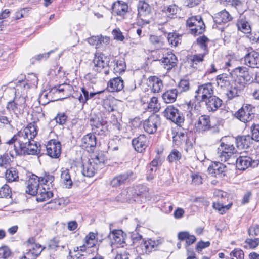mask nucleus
Wrapping results in <instances>:
<instances>
[{"mask_svg":"<svg viewBox=\"0 0 259 259\" xmlns=\"http://www.w3.org/2000/svg\"><path fill=\"white\" fill-rule=\"evenodd\" d=\"M37 134L36 126L30 123L23 130L20 131L17 134L15 135L10 140L6 143L11 145L14 144V149L16 153L21 149V147L26 146L27 143H30Z\"/></svg>","mask_w":259,"mask_h":259,"instance_id":"f257e3e1","label":"nucleus"},{"mask_svg":"<svg viewBox=\"0 0 259 259\" xmlns=\"http://www.w3.org/2000/svg\"><path fill=\"white\" fill-rule=\"evenodd\" d=\"M139 192H136L133 188H128L123 190L116 197V200L118 202H129L131 200L136 201L138 196L143 197L145 193L147 192V188L143 185L138 187Z\"/></svg>","mask_w":259,"mask_h":259,"instance_id":"f03ea898","label":"nucleus"},{"mask_svg":"<svg viewBox=\"0 0 259 259\" xmlns=\"http://www.w3.org/2000/svg\"><path fill=\"white\" fill-rule=\"evenodd\" d=\"M186 24L189 28L190 33L195 35L202 34L205 30V25L200 15L189 18L187 20Z\"/></svg>","mask_w":259,"mask_h":259,"instance_id":"7ed1b4c3","label":"nucleus"},{"mask_svg":"<svg viewBox=\"0 0 259 259\" xmlns=\"http://www.w3.org/2000/svg\"><path fill=\"white\" fill-rule=\"evenodd\" d=\"M232 74L236 76V81L242 86L251 82L253 77L249 69L244 66H239L235 68L232 71Z\"/></svg>","mask_w":259,"mask_h":259,"instance_id":"20e7f679","label":"nucleus"},{"mask_svg":"<svg viewBox=\"0 0 259 259\" xmlns=\"http://www.w3.org/2000/svg\"><path fill=\"white\" fill-rule=\"evenodd\" d=\"M195 99L201 102L205 99H208L213 95L214 87L212 83L207 82L198 86L197 89L195 91Z\"/></svg>","mask_w":259,"mask_h":259,"instance_id":"39448f33","label":"nucleus"},{"mask_svg":"<svg viewBox=\"0 0 259 259\" xmlns=\"http://www.w3.org/2000/svg\"><path fill=\"white\" fill-rule=\"evenodd\" d=\"M162 114L167 119L170 120L177 124H180L184 121L183 113L174 105L167 106Z\"/></svg>","mask_w":259,"mask_h":259,"instance_id":"423d86ee","label":"nucleus"},{"mask_svg":"<svg viewBox=\"0 0 259 259\" xmlns=\"http://www.w3.org/2000/svg\"><path fill=\"white\" fill-rule=\"evenodd\" d=\"M25 106V96L23 95L18 96L15 95L13 100L8 103L6 108L9 111L18 114L23 112Z\"/></svg>","mask_w":259,"mask_h":259,"instance_id":"0eeeda50","label":"nucleus"},{"mask_svg":"<svg viewBox=\"0 0 259 259\" xmlns=\"http://www.w3.org/2000/svg\"><path fill=\"white\" fill-rule=\"evenodd\" d=\"M138 15L143 24H147L150 22L149 18H151V7L144 1H140L138 6Z\"/></svg>","mask_w":259,"mask_h":259,"instance_id":"6e6552de","label":"nucleus"},{"mask_svg":"<svg viewBox=\"0 0 259 259\" xmlns=\"http://www.w3.org/2000/svg\"><path fill=\"white\" fill-rule=\"evenodd\" d=\"M195 128L197 132L203 134L210 130H213V132L218 133L219 130L218 127L214 128L211 126L210 117L203 115L200 116L195 124Z\"/></svg>","mask_w":259,"mask_h":259,"instance_id":"1a4fd4ad","label":"nucleus"},{"mask_svg":"<svg viewBox=\"0 0 259 259\" xmlns=\"http://www.w3.org/2000/svg\"><path fill=\"white\" fill-rule=\"evenodd\" d=\"M254 108L251 105L246 104L235 113V116L242 122H249L254 117Z\"/></svg>","mask_w":259,"mask_h":259,"instance_id":"9d476101","label":"nucleus"},{"mask_svg":"<svg viewBox=\"0 0 259 259\" xmlns=\"http://www.w3.org/2000/svg\"><path fill=\"white\" fill-rule=\"evenodd\" d=\"M160 124V117L158 115L153 114L143 122V126L145 132L153 134L157 131V127Z\"/></svg>","mask_w":259,"mask_h":259,"instance_id":"9b49d317","label":"nucleus"},{"mask_svg":"<svg viewBox=\"0 0 259 259\" xmlns=\"http://www.w3.org/2000/svg\"><path fill=\"white\" fill-rule=\"evenodd\" d=\"M90 124L92 127L93 132L97 135L104 136L107 133L106 121L100 120L98 117L91 118Z\"/></svg>","mask_w":259,"mask_h":259,"instance_id":"f8f14e48","label":"nucleus"},{"mask_svg":"<svg viewBox=\"0 0 259 259\" xmlns=\"http://www.w3.org/2000/svg\"><path fill=\"white\" fill-rule=\"evenodd\" d=\"M235 163L238 169L245 170L249 167H255L258 166L257 160H252L249 156H240L238 158L236 157Z\"/></svg>","mask_w":259,"mask_h":259,"instance_id":"ddd939ff","label":"nucleus"},{"mask_svg":"<svg viewBox=\"0 0 259 259\" xmlns=\"http://www.w3.org/2000/svg\"><path fill=\"white\" fill-rule=\"evenodd\" d=\"M48 155L51 157L58 158L61 153L60 142L55 140H51L46 145Z\"/></svg>","mask_w":259,"mask_h":259,"instance_id":"4468645a","label":"nucleus"},{"mask_svg":"<svg viewBox=\"0 0 259 259\" xmlns=\"http://www.w3.org/2000/svg\"><path fill=\"white\" fill-rule=\"evenodd\" d=\"M96 144V137L92 134H88L81 139V146L89 152H93Z\"/></svg>","mask_w":259,"mask_h":259,"instance_id":"2eb2a0df","label":"nucleus"},{"mask_svg":"<svg viewBox=\"0 0 259 259\" xmlns=\"http://www.w3.org/2000/svg\"><path fill=\"white\" fill-rule=\"evenodd\" d=\"M40 178L35 175L30 176L27 181L26 192L31 195H35L39 187Z\"/></svg>","mask_w":259,"mask_h":259,"instance_id":"dca6fc26","label":"nucleus"},{"mask_svg":"<svg viewBox=\"0 0 259 259\" xmlns=\"http://www.w3.org/2000/svg\"><path fill=\"white\" fill-rule=\"evenodd\" d=\"M133 175V172L131 170L118 175L111 181L110 184L112 187H114L125 184L130 181Z\"/></svg>","mask_w":259,"mask_h":259,"instance_id":"f3484780","label":"nucleus"},{"mask_svg":"<svg viewBox=\"0 0 259 259\" xmlns=\"http://www.w3.org/2000/svg\"><path fill=\"white\" fill-rule=\"evenodd\" d=\"M201 102L205 103L206 109L209 112L217 111L222 104V100L215 95L210 96Z\"/></svg>","mask_w":259,"mask_h":259,"instance_id":"a211bd4d","label":"nucleus"},{"mask_svg":"<svg viewBox=\"0 0 259 259\" xmlns=\"http://www.w3.org/2000/svg\"><path fill=\"white\" fill-rule=\"evenodd\" d=\"M244 64L251 68H259V52L253 51L244 57Z\"/></svg>","mask_w":259,"mask_h":259,"instance_id":"6ab92c4d","label":"nucleus"},{"mask_svg":"<svg viewBox=\"0 0 259 259\" xmlns=\"http://www.w3.org/2000/svg\"><path fill=\"white\" fill-rule=\"evenodd\" d=\"M226 170V165L219 162H214L208 168L209 174L215 177L224 176Z\"/></svg>","mask_w":259,"mask_h":259,"instance_id":"aec40b11","label":"nucleus"},{"mask_svg":"<svg viewBox=\"0 0 259 259\" xmlns=\"http://www.w3.org/2000/svg\"><path fill=\"white\" fill-rule=\"evenodd\" d=\"M108 238L112 245H116L118 246L125 243L123 232L121 230H114L111 231L108 235Z\"/></svg>","mask_w":259,"mask_h":259,"instance_id":"412c9836","label":"nucleus"},{"mask_svg":"<svg viewBox=\"0 0 259 259\" xmlns=\"http://www.w3.org/2000/svg\"><path fill=\"white\" fill-rule=\"evenodd\" d=\"M217 156L222 162H227L229 164H233L235 163L236 157H237V151L226 152L223 151V150H218Z\"/></svg>","mask_w":259,"mask_h":259,"instance_id":"4be33fe9","label":"nucleus"},{"mask_svg":"<svg viewBox=\"0 0 259 259\" xmlns=\"http://www.w3.org/2000/svg\"><path fill=\"white\" fill-rule=\"evenodd\" d=\"M109 62V58L103 54H101L99 55L95 54L93 61L94 66L97 67L96 71L97 72H100L102 69L108 66Z\"/></svg>","mask_w":259,"mask_h":259,"instance_id":"5701e85b","label":"nucleus"},{"mask_svg":"<svg viewBox=\"0 0 259 259\" xmlns=\"http://www.w3.org/2000/svg\"><path fill=\"white\" fill-rule=\"evenodd\" d=\"M147 138L144 135H140L132 140V145L138 152H142L147 146Z\"/></svg>","mask_w":259,"mask_h":259,"instance_id":"b1692460","label":"nucleus"},{"mask_svg":"<svg viewBox=\"0 0 259 259\" xmlns=\"http://www.w3.org/2000/svg\"><path fill=\"white\" fill-rule=\"evenodd\" d=\"M29 144L28 145V148H26V146L21 147V149L18 151L17 153L18 155H35L37 154L38 151H40L38 149L37 143L32 139L30 141Z\"/></svg>","mask_w":259,"mask_h":259,"instance_id":"393cba45","label":"nucleus"},{"mask_svg":"<svg viewBox=\"0 0 259 259\" xmlns=\"http://www.w3.org/2000/svg\"><path fill=\"white\" fill-rule=\"evenodd\" d=\"M124 82L120 77L110 79L108 83V88L111 92L120 91L124 89Z\"/></svg>","mask_w":259,"mask_h":259,"instance_id":"a878e982","label":"nucleus"},{"mask_svg":"<svg viewBox=\"0 0 259 259\" xmlns=\"http://www.w3.org/2000/svg\"><path fill=\"white\" fill-rule=\"evenodd\" d=\"M81 94L78 97V100L80 103L84 104L87 102L95 97L96 95H99L104 92V91H98L96 92L89 91V89L82 87L81 89Z\"/></svg>","mask_w":259,"mask_h":259,"instance_id":"bb28decb","label":"nucleus"},{"mask_svg":"<svg viewBox=\"0 0 259 259\" xmlns=\"http://www.w3.org/2000/svg\"><path fill=\"white\" fill-rule=\"evenodd\" d=\"M44 249L39 244H31L29 251L25 253L22 259H36Z\"/></svg>","mask_w":259,"mask_h":259,"instance_id":"cd10ccee","label":"nucleus"},{"mask_svg":"<svg viewBox=\"0 0 259 259\" xmlns=\"http://www.w3.org/2000/svg\"><path fill=\"white\" fill-rule=\"evenodd\" d=\"M113 13L118 16H124L128 10V5L126 3L118 1L113 4L112 6Z\"/></svg>","mask_w":259,"mask_h":259,"instance_id":"c85d7f7f","label":"nucleus"},{"mask_svg":"<svg viewBox=\"0 0 259 259\" xmlns=\"http://www.w3.org/2000/svg\"><path fill=\"white\" fill-rule=\"evenodd\" d=\"M252 139L249 135L238 136L236 138V144L239 149H247L252 143Z\"/></svg>","mask_w":259,"mask_h":259,"instance_id":"c756f323","label":"nucleus"},{"mask_svg":"<svg viewBox=\"0 0 259 259\" xmlns=\"http://www.w3.org/2000/svg\"><path fill=\"white\" fill-rule=\"evenodd\" d=\"M123 147V139L117 136L110 139L108 143V149L113 152L117 151L121 152L122 151Z\"/></svg>","mask_w":259,"mask_h":259,"instance_id":"7c9ffc66","label":"nucleus"},{"mask_svg":"<svg viewBox=\"0 0 259 259\" xmlns=\"http://www.w3.org/2000/svg\"><path fill=\"white\" fill-rule=\"evenodd\" d=\"M236 25L238 30L245 34H249L251 31V26L246 17L240 16L238 19Z\"/></svg>","mask_w":259,"mask_h":259,"instance_id":"2f4dec72","label":"nucleus"},{"mask_svg":"<svg viewBox=\"0 0 259 259\" xmlns=\"http://www.w3.org/2000/svg\"><path fill=\"white\" fill-rule=\"evenodd\" d=\"M206 54V53H203L191 56L189 58V61L191 67L200 69L204 61V57Z\"/></svg>","mask_w":259,"mask_h":259,"instance_id":"473e14b6","label":"nucleus"},{"mask_svg":"<svg viewBox=\"0 0 259 259\" xmlns=\"http://www.w3.org/2000/svg\"><path fill=\"white\" fill-rule=\"evenodd\" d=\"M35 195H36V199L37 201L42 202L52 197L53 194L51 191L49 190V189L42 187L38 189Z\"/></svg>","mask_w":259,"mask_h":259,"instance_id":"72a5a7b5","label":"nucleus"},{"mask_svg":"<svg viewBox=\"0 0 259 259\" xmlns=\"http://www.w3.org/2000/svg\"><path fill=\"white\" fill-rule=\"evenodd\" d=\"M177 61L178 60L176 56L172 53H168L161 59V62L165 66H167V70H170L176 66Z\"/></svg>","mask_w":259,"mask_h":259,"instance_id":"f704fd0d","label":"nucleus"},{"mask_svg":"<svg viewBox=\"0 0 259 259\" xmlns=\"http://www.w3.org/2000/svg\"><path fill=\"white\" fill-rule=\"evenodd\" d=\"M148 83L153 93L159 92L163 87L162 80L156 76H150L149 77Z\"/></svg>","mask_w":259,"mask_h":259,"instance_id":"c9c22d12","label":"nucleus"},{"mask_svg":"<svg viewBox=\"0 0 259 259\" xmlns=\"http://www.w3.org/2000/svg\"><path fill=\"white\" fill-rule=\"evenodd\" d=\"M232 19V17L226 10H223L215 14L214 21L216 23H227Z\"/></svg>","mask_w":259,"mask_h":259,"instance_id":"e433bc0d","label":"nucleus"},{"mask_svg":"<svg viewBox=\"0 0 259 259\" xmlns=\"http://www.w3.org/2000/svg\"><path fill=\"white\" fill-rule=\"evenodd\" d=\"M98 168L92 161H90L82 165V173L84 176L91 177L94 175Z\"/></svg>","mask_w":259,"mask_h":259,"instance_id":"4c0bfd02","label":"nucleus"},{"mask_svg":"<svg viewBox=\"0 0 259 259\" xmlns=\"http://www.w3.org/2000/svg\"><path fill=\"white\" fill-rule=\"evenodd\" d=\"M159 244L158 240L155 241L149 239L145 241L142 244L143 250H145L146 253H150L153 250H156Z\"/></svg>","mask_w":259,"mask_h":259,"instance_id":"58836bf2","label":"nucleus"},{"mask_svg":"<svg viewBox=\"0 0 259 259\" xmlns=\"http://www.w3.org/2000/svg\"><path fill=\"white\" fill-rule=\"evenodd\" d=\"M178 95V91L176 89H172L166 91L162 95V98L166 103L174 102Z\"/></svg>","mask_w":259,"mask_h":259,"instance_id":"ea45409f","label":"nucleus"},{"mask_svg":"<svg viewBox=\"0 0 259 259\" xmlns=\"http://www.w3.org/2000/svg\"><path fill=\"white\" fill-rule=\"evenodd\" d=\"M61 181L65 186L66 188H69L72 186L73 182L68 169L62 168Z\"/></svg>","mask_w":259,"mask_h":259,"instance_id":"a19ab883","label":"nucleus"},{"mask_svg":"<svg viewBox=\"0 0 259 259\" xmlns=\"http://www.w3.org/2000/svg\"><path fill=\"white\" fill-rule=\"evenodd\" d=\"M5 178L8 182L17 181L19 179L18 171L13 167L7 169L5 172Z\"/></svg>","mask_w":259,"mask_h":259,"instance_id":"79ce46f5","label":"nucleus"},{"mask_svg":"<svg viewBox=\"0 0 259 259\" xmlns=\"http://www.w3.org/2000/svg\"><path fill=\"white\" fill-rule=\"evenodd\" d=\"M216 79L218 86L221 88H227L230 85V77L226 74L223 73L218 75Z\"/></svg>","mask_w":259,"mask_h":259,"instance_id":"37998d69","label":"nucleus"},{"mask_svg":"<svg viewBox=\"0 0 259 259\" xmlns=\"http://www.w3.org/2000/svg\"><path fill=\"white\" fill-rule=\"evenodd\" d=\"M167 38L169 45L177 47L181 43L182 35L174 32L169 33Z\"/></svg>","mask_w":259,"mask_h":259,"instance_id":"c03bdc74","label":"nucleus"},{"mask_svg":"<svg viewBox=\"0 0 259 259\" xmlns=\"http://www.w3.org/2000/svg\"><path fill=\"white\" fill-rule=\"evenodd\" d=\"M188 139L187 135L184 132H177L173 136L174 143L178 146L180 145L183 142H186Z\"/></svg>","mask_w":259,"mask_h":259,"instance_id":"a18cd8bd","label":"nucleus"},{"mask_svg":"<svg viewBox=\"0 0 259 259\" xmlns=\"http://www.w3.org/2000/svg\"><path fill=\"white\" fill-rule=\"evenodd\" d=\"M150 42L157 48H161L164 45V40L161 36L151 35L149 37Z\"/></svg>","mask_w":259,"mask_h":259,"instance_id":"49530a36","label":"nucleus"},{"mask_svg":"<svg viewBox=\"0 0 259 259\" xmlns=\"http://www.w3.org/2000/svg\"><path fill=\"white\" fill-rule=\"evenodd\" d=\"M210 40L205 36L202 35L197 38V42L199 47L204 50L206 54L208 53L207 45Z\"/></svg>","mask_w":259,"mask_h":259,"instance_id":"de8ad7c7","label":"nucleus"},{"mask_svg":"<svg viewBox=\"0 0 259 259\" xmlns=\"http://www.w3.org/2000/svg\"><path fill=\"white\" fill-rule=\"evenodd\" d=\"M231 206L232 203L225 205L222 203V201L213 202L212 204L213 208L214 209L217 210L221 214H224L226 211L229 209Z\"/></svg>","mask_w":259,"mask_h":259,"instance_id":"09e8293b","label":"nucleus"},{"mask_svg":"<svg viewBox=\"0 0 259 259\" xmlns=\"http://www.w3.org/2000/svg\"><path fill=\"white\" fill-rule=\"evenodd\" d=\"M229 5L235 8L240 15L245 10L243 3L240 0H232L230 2Z\"/></svg>","mask_w":259,"mask_h":259,"instance_id":"8fccbe9b","label":"nucleus"},{"mask_svg":"<svg viewBox=\"0 0 259 259\" xmlns=\"http://www.w3.org/2000/svg\"><path fill=\"white\" fill-rule=\"evenodd\" d=\"M114 71L115 73H120L126 69L125 62L123 60H116L115 61Z\"/></svg>","mask_w":259,"mask_h":259,"instance_id":"3c124183","label":"nucleus"},{"mask_svg":"<svg viewBox=\"0 0 259 259\" xmlns=\"http://www.w3.org/2000/svg\"><path fill=\"white\" fill-rule=\"evenodd\" d=\"M182 158V154L181 152H180L177 149L172 150L171 152L168 155L167 160L169 162H173L179 160Z\"/></svg>","mask_w":259,"mask_h":259,"instance_id":"603ef678","label":"nucleus"},{"mask_svg":"<svg viewBox=\"0 0 259 259\" xmlns=\"http://www.w3.org/2000/svg\"><path fill=\"white\" fill-rule=\"evenodd\" d=\"M39 178H40V182L41 184L48 186H49L50 184L52 186V183L54 181V177L47 173H45L44 176L39 177Z\"/></svg>","mask_w":259,"mask_h":259,"instance_id":"864d4df0","label":"nucleus"},{"mask_svg":"<svg viewBox=\"0 0 259 259\" xmlns=\"http://www.w3.org/2000/svg\"><path fill=\"white\" fill-rule=\"evenodd\" d=\"M252 136L251 137L252 140L259 141V124H253L251 126Z\"/></svg>","mask_w":259,"mask_h":259,"instance_id":"5fc2aeb1","label":"nucleus"},{"mask_svg":"<svg viewBox=\"0 0 259 259\" xmlns=\"http://www.w3.org/2000/svg\"><path fill=\"white\" fill-rule=\"evenodd\" d=\"M87 252L83 251L82 249H79L77 248V250H74V254L71 255L72 259H86Z\"/></svg>","mask_w":259,"mask_h":259,"instance_id":"6e6d98bb","label":"nucleus"},{"mask_svg":"<svg viewBox=\"0 0 259 259\" xmlns=\"http://www.w3.org/2000/svg\"><path fill=\"white\" fill-rule=\"evenodd\" d=\"M106 158L104 154L98 153L94 158H92V161L94 164L98 166V165L103 164L105 161Z\"/></svg>","mask_w":259,"mask_h":259,"instance_id":"4d7b16f0","label":"nucleus"},{"mask_svg":"<svg viewBox=\"0 0 259 259\" xmlns=\"http://www.w3.org/2000/svg\"><path fill=\"white\" fill-rule=\"evenodd\" d=\"M248 234L249 237L256 238V236H259V225L255 224L250 226L248 229Z\"/></svg>","mask_w":259,"mask_h":259,"instance_id":"13d9d810","label":"nucleus"},{"mask_svg":"<svg viewBox=\"0 0 259 259\" xmlns=\"http://www.w3.org/2000/svg\"><path fill=\"white\" fill-rule=\"evenodd\" d=\"M11 193V189L7 184H5L0 188V198H6L10 195Z\"/></svg>","mask_w":259,"mask_h":259,"instance_id":"bf43d9fd","label":"nucleus"},{"mask_svg":"<svg viewBox=\"0 0 259 259\" xmlns=\"http://www.w3.org/2000/svg\"><path fill=\"white\" fill-rule=\"evenodd\" d=\"M240 93V90L238 89L236 87H231L230 89L227 91L226 95L228 99H232L233 98L238 96Z\"/></svg>","mask_w":259,"mask_h":259,"instance_id":"052dcab7","label":"nucleus"},{"mask_svg":"<svg viewBox=\"0 0 259 259\" xmlns=\"http://www.w3.org/2000/svg\"><path fill=\"white\" fill-rule=\"evenodd\" d=\"M245 242L249 245L250 248L254 249L259 245V238L250 237L246 239Z\"/></svg>","mask_w":259,"mask_h":259,"instance_id":"680f3d73","label":"nucleus"},{"mask_svg":"<svg viewBox=\"0 0 259 259\" xmlns=\"http://www.w3.org/2000/svg\"><path fill=\"white\" fill-rule=\"evenodd\" d=\"M136 88L135 81L133 80H127L124 83V91L126 92H132Z\"/></svg>","mask_w":259,"mask_h":259,"instance_id":"e2e57ef3","label":"nucleus"},{"mask_svg":"<svg viewBox=\"0 0 259 259\" xmlns=\"http://www.w3.org/2000/svg\"><path fill=\"white\" fill-rule=\"evenodd\" d=\"M222 150L226 152L237 151L233 145L225 144L224 142H222L218 148V150L222 151Z\"/></svg>","mask_w":259,"mask_h":259,"instance_id":"0e129e2a","label":"nucleus"},{"mask_svg":"<svg viewBox=\"0 0 259 259\" xmlns=\"http://www.w3.org/2000/svg\"><path fill=\"white\" fill-rule=\"evenodd\" d=\"M177 7L175 5H171L167 7H164L162 12L168 15H175L177 12Z\"/></svg>","mask_w":259,"mask_h":259,"instance_id":"69168bd1","label":"nucleus"},{"mask_svg":"<svg viewBox=\"0 0 259 259\" xmlns=\"http://www.w3.org/2000/svg\"><path fill=\"white\" fill-rule=\"evenodd\" d=\"M11 254V250L8 247L4 246L0 247V257L6 259L9 257Z\"/></svg>","mask_w":259,"mask_h":259,"instance_id":"338daca9","label":"nucleus"},{"mask_svg":"<svg viewBox=\"0 0 259 259\" xmlns=\"http://www.w3.org/2000/svg\"><path fill=\"white\" fill-rule=\"evenodd\" d=\"M230 256L235 257L237 259H244V254L241 249L235 248L231 252Z\"/></svg>","mask_w":259,"mask_h":259,"instance_id":"774afa93","label":"nucleus"}]
</instances>
